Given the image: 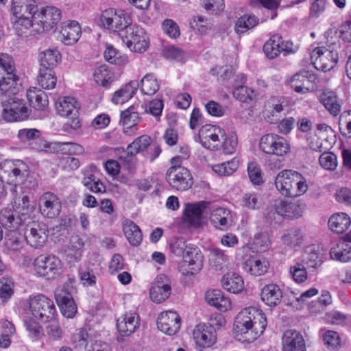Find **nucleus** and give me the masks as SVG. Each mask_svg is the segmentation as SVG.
<instances>
[{
    "label": "nucleus",
    "instance_id": "f257e3e1",
    "mask_svg": "<svg viewBox=\"0 0 351 351\" xmlns=\"http://www.w3.org/2000/svg\"><path fill=\"white\" fill-rule=\"evenodd\" d=\"M266 326V317L261 311L254 307L245 308L236 317L235 337L242 343L253 342L264 332Z\"/></svg>",
    "mask_w": 351,
    "mask_h": 351
},
{
    "label": "nucleus",
    "instance_id": "f03ea898",
    "mask_svg": "<svg viewBox=\"0 0 351 351\" xmlns=\"http://www.w3.org/2000/svg\"><path fill=\"white\" fill-rule=\"evenodd\" d=\"M275 186L287 197H300L308 189L306 179L300 173L291 169L282 170L276 175Z\"/></svg>",
    "mask_w": 351,
    "mask_h": 351
},
{
    "label": "nucleus",
    "instance_id": "7ed1b4c3",
    "mask_svg": "<svg viewBox=\"0 0 351 351\" xmlns=\"http://www.w3.org/2000/svg\"><path fill=\"white\" fill-rule=\"evenodd\" d=\"M13 58L7 53H0V95L10 96L19 91V77Z\"/></svg>",
    "mask_w": 351,
    "mask_h": 351
},
{
    "label": "nucleus",
    "instance_id": "20e7f679",
    "mask_svg": "<svg viewBox=\"0 0 351 351\" xmlns=\"http://www.w3.org/2000/svg\"><path fill=\"white\" fill-rule=\"evenodd\" d=\"M119 37L132 51L144 53L149 46V37L145 31L140 26L132 23L120 32Z\"/></svg>",
    "mask_w": 351,
    "mask_h": 351
},
{
    "label": "nucleus",
    "instance_id": "39448f33",
    "mask_svg": "<svg viewBox=\"0 0 351 351\" xmlns=\"http://www.w3.org/2000/svg\"><path fill=\"white\" fill-rule=\"evenodd\" d=\"M29 310L34 319L43 322L53 319L56 313L53 302L43 294L29 297Z\"/></svg>",
    "mask_w": 351,
    "mask_h": 351
},
{
    "label": "nucleus",
    "instance_id": "423d86ee",
    "mask_svg": "<svg viewBox=\"0 0 351 351\" xmlns=\"http://www.w3.org/2000/svg\"><path fill=\"white\" fill-rule=\"evenodd\" d=\"M101 25L120 36V32L124 30L131 23L132 19L123 10L109 8L104 10L100 16Z\"/></svg>",
    "mask_w": 351,
    "mask_h": 351
},
{
    "label": "nucleus",
    "instance_id": "0eeeda50",
    "mask_svg": "<svg viewBox=\"0 0 351 351\" xmlns=\"http://www.w3.org/2000/svg\"><path fill=\"white\" fill-rule=\"evenodd\" d=\"M204 256L195 245L189 247L179 265V271L183 276H193L199 272L203 266Z\"/></svg>",
    "mask_w": 351,
    "mask_h": 351
},
{
    "label": "nucleus",
    "instance_id": "6e6552de",
    "mask_svg": "<svg viewBox=\"0 0 351 351\" xmlns=\"http://www.w3.org/2000/svg\"><path fill=\"white\" fill-rule=\"evenodd\" d=\"M36 273L48 280L56 279L61 274V261L53 255H40L34 261Z\"/></svg>",
    "mask_w": 351,
    "mask_h": 351
},
{
    "label": "nucleus",
    "instance_id": "1a4fd4ad",
    "mask_svg": "<svg viewBox=\"0 0 351 351\" xmlns=\"http://www.w3.org/2000/svg\"><path fill=\"white\" fill-rule=\"evenodd\" d=\"M259 146L265 154L278 156H284L290 151V145L285 138L271 133L261 138Z\"/></svg>",
    "mask_w": 351,
    "mask_h": 351
},
{
    "label": "nucleus",
    "instance_id": "9d476101",
    "mask_svg": "<svg viewBox=\"0 0 351 351\" xmlns=\"http://www.w3.org/2000/svg\"><path fill=\"white\" fill-rule=\"evenodd\" d=\"M338 53L324 47L315 48L311 53V60L316 69L323 72L332 70L338 62Z\"/></svg>",
    "mask_w": 351,
    "mask_h": 351
},
{
    "label": "nucleus",
    "instance_id": "9b49d317",
    "mask_svg": "<svg viewBox=\"0 0 351 351\" xmlns=\"http://www.w3.org/2000/svg\"><path fill=\"white\" fill-rule=\"evenodd\" d=\"M2 117L7 121H20L29 116L28 108L19 98H10L2 103Z\"/></svg>",
    "mask_w": 351,
    "mask_h": 351
},
{
    "label": "nucleus",
    "instance_id": "f8f14e48",
    "mask_svg": "<svg viewBox=\"0 0 351 351\" xmlns=\"http://www.w3.org/2000/svg\"><path fill=\"white\" fill-rule=\"evenodd\" d=\"M166 180L172 188L178 191H186L193 184L192 176L185 167H171L166 173Z\"/></svg>",
    "mask_w": 351,
    "mask_h": 351
},
{
    "label": "nucleus",
    "instance_id": "ddd939ff",
    "mask_svg": "<svg viewBox=\"0 0 351 351\" xmlns=\"http://www.w3.org/2000/svg\"><path fill=\"white\" fill-rule=\"evenodd\" d=\"M225 136L223 130L213 125L202 126L199 131V138L201 144L210 149H218L221 138Z\"/></svg>",
    "mask_w": 351,
    "mask_h": 351
},
{
    "label": "nucleus",
    "instance_id": "4468645a",
    "mask_svg": "<svg viewBox=\"0 0 351 351\" xmlns=\"http://www.w3.org/2000/svg\"><path fill=\"white\" fill-rule=\"evenodd\" d=\"M38 206L41 214L49 219L58 217L62 209L60 198L53 193L45 192L39 198Z\"/></svg>",
    "mask_w": 351,
    "mask_h": 351
},
{
    "label": "nucleus",
    "instance_id": "2eb2a0df",
    "mask_svg": "<svg viewBox=\"0 0 351 351\" xmlns=\"http://www.w3.org/2000/svg\"><path fill=\"white\" fill-rule=\"evenodd\" d=\"M13 28L16 34L22 38L43 33V27L38 25L36 19L31 16L16 17L13 22Z\"/></svg>",
    "mask_w": 351,
    "mask_h": 351
},
{
    "label": "nucleus",
    "instance_id": "dca6fc26",
    "mask_svg": "<svg viewBox=\"0 0 351 351\" xmlns=\"http://www.w3.org/2000/svg\"><path fill=\"white\" fill-rule=\"evenodd\" d=\"M171 292L170 280L165 275H159L152 283L149 291L150 298L156 303H161L169 297Z\"/></svg>",
    "mask_w": 351,
    "mask_h": 351
},
{
    "label": "nucleus",
    "instance_id": "f3484780",
    "mask_svg": "<svg viewBox=\"0 0 351 351\" xmlns=\"http://www.w3.org/2000/svg\"><path fill=\"white\" fill-rule=\"evenodd\" d=\"M180 323L179 315L172 311L161 313L157 320L158 328L168 335L176 334L180 328Z\"/></svg>",
    "mask_w": 351,
    "mask_h": 351
},
{
    "label": "nucleus",
    "instance_id": "a211bd4d",
    "mask_svg": "<svg viewBox=\"0 0 351 351\" xmlns=\"http://www.w3.org/2000/svg\"><path fill=\"white\" fill-rule=\"evenodd\" d=\"M43 27V32L51 29L54 25L57 24L61 19V12L57 8L48 6L42 8L37 11L36 15H33Z\"/></svg>",
    "mask_w": 351,
    "mask_h": 351
},
{
    "label": "nucleus",
    "instance_id": "6ab92c4d",
    "mask_svg": "<svg viewBox=\"0 0 351 351\" xmlns=\"http://www.w3.org/2000/svg\"><path fill=\"white\" fill-rule=\"evenodd\" d=\"M48 238L47 230L45 225L34 223L26 229L25 239L31 247L38 249L44 246Z\"/></svg>",
    "mask_w": 351,
    "mask_h": 351
},
{
    "label": "nucleus",
    "instance_id": "aec40b11",
    "mask_svg": "<svg viewBox=\"0 0 351 351\" xmlns=\"http://www.w3.org/2000/svg\"><path fill=\"white\" fill-rule=\"evenodd\" d=\"M282 351H306V343L302 335L298 330H285L281 339Z\"/></svg>",
    "mask_w": 351,
    "mask_h": 351
},
{
    "label": "nucleus",
    "instance_id": "412c9836",
    "mask_svg": "<svg viewBox=\"0 0 351 351\" xmlns=\"http://www.w3.org/2000/svg\"><path fill=\"white\" fill-rule=\"evenodd\" d=\"M195 343L202 348H208L216 342L215 329L206 324L197 325L193 331Z\"/></svg>",
    "mask_w": 351,
    "mask_h": 351
},
{
    "label": "nucleus",
    "instance_id": "4be33fe9",
    "mask_svg": "<svg viewBox=\"0 0 351 351\" xmlns=\"http://www.w3.org/2000/svg\"><path fill=\"white\" fill-rule=\"evenodd\" d=\"M55 298L62 314L66 318H73L77 313V306L71 294L64 289H57Z\"/></svg>",
    "mask_w": 351,
    "mask_h": 351
},
{
    "label": "nucleus",
    "instance_id": "5701e85b",
    "mask_svg": "<svg viewBox=\"0 0 351 351\" xmlns=\"http://www.w3.org/2000/svg\"><path fill=\"white\" fill-rule=\"evenodd\" d=\"M210 203L201 202L189 204L185 210V222L191 227L198 228L202 223V214L206 208H210Z\"/></svg>",
    "mask_w": 351,
    "mask_h": 351
},
{
    "label": "nucleus",
    "instance_id": "b1692460",
    "mask_svg": "<svg viewBox=\"0 0 351 351\" xmlns=\"http://www.w3.org/2000/svg\"><path fill=\"white\" fill-rule=\"evenodd\" d=\"M210 223L216 229L226 231L232 226V216L230 210L222 208H212L210 215Z\"/></svg>",
    "mask_w": 351,
    "mask_h": 351
},
{
    "label": "nucleus",
    "instance_id": "393cba45",
    "mask_svg": "<svg viewBox=\"0 0 351 351\" xmlns=\"http://www.w3.org/2000/svg\"><path fill=\"white\" fill-rule=\"evenodd\" d=\"M140 324L139 315L136 312H127L117 321V327L123 336H129L134 332Z\"/></svg>",
    "mask_w": 351,
    "mask_h": 351
},
{
    "label": "nucleus",
    "instance_id": "a878e982",
    "mask_svg": "<svg viewBox=\"0 0 351 351\" xmlns=\"http://www.w3.org/2000/svg\"><path fill=\"white\" fill-rule=\"evenodd\" d=\"M38 5L36 0H12V12L14 17H25L36 15Z\"/></svg>",
    "mask_w": 351,
    "mask_h": 351
},
{
    "label": "nucleus",
    "instance_id": "bb28decb",
    "mask_svg": "<svg viewBox=\"0 0 351 351\" xmlns=\"http://www.w3.org/2000/svg\"><path fill=\"white\" fill-rule=\"evenodd\" d=\"M81 35V27L75 21H69L62 26L59 39L65 45H70L75 43Z\"/></svg>",
    "mask_w": 351,
    "mask_h": 351
},
{
    "label": "nucleus",
    "instance_id": "cd10ccee",
    "mask_svg": "<svg viewBox=\"0 0 351 351\" xmlns=\"http://www.w3.org/2000/svg\"><path fill=\"white\" fill-rule=\"evenodd\" d=\"M97 173V167L95 165H90L82 170L84 176L83 184L93 193H103L106 191L104 184L99 180H96L95 173Z\"/></svg>",
    "mask_w": 351,
    "mask_h": 351
},
{
    "label": "nucleus",
    "instance_id": "c85d7f7f",
    "mask_svg": "<svg viewBox=\"0 0 351 351\" xmlns=\"http://www.w3.org/2000/svg\"><path fill=\"white\" fill-rule=\"evenodd\" d=\"M40 136V132L37 129H21L19 131L18 137L20 141L23 143H27L29 145H32V141H40V143L36 144L35 146L32 147L33 149L43 152L47 151L49 145L47 143L43 142L40 139H39Z\"/></svg>",
    "mask_w": 351,
    "mask_h": 351
},
{
    "label": "nucleus",
    "instance_id": "c756f323",
    "mask_svg": "<svg viewBox=\"0 0 351 351\" xmlns=\"http://www.w3.org/2000/svg\"><path fill=\"white\" fill-rule=\"evenodd\" d=\"M206 302L221 311H226L231 306L230 300L219 289L208 291L205 295Z\"/></svg>",
    "mask_w": 351,
    "mask_h": 351
},
{
    "label": "nucleus",
    "instance_id": "7c9ffc66",
    "mask_svg": "<svg viewBox=\"0 0 351 351\" xmlns=\"http://www.w3.org/2000/svg\"><path fill=\"white\" fill-rule=\"evenodd\" d=\"M61 54L56 49H46L41 51L38 55V61L40 63V69L52 70L60 62Z\"/></svg>",
    "mask_w": 351,
    "mask_h": 351
},
{
    "label": "nucleus",
    "instance_id": "2f4dec72",
    "mask_svg": "<svg viewBox=\"0 0 351 351\" xmlns=\"http://www.w3.org/2000/svg\"><path fill=\"white\" fill-rule=\"evenodd\" d=\"M243 269L252 276H260L267 272L268 262L265 258L251 256L245 261Z\"/></svg>",
    "mask_w": 351,
    "mask_h": 351
},
{
    "label": "nucleus",
    "instance_id": "473e14b6",
    "mask_svg": "<svg viewBox=\"0 0 351 351\" xmlns=\"http://www.w3.org/2000/svg\"><path fill=\"white\" fill-rule=\"evenodd\" d=\"M58 113L61 117H69L77 116L79 110V104L76 99L71 97L60 98L56 104Z\"/></svg>",
    "mask_w": 351,
    "mask_h": 351
},
{
    "label": "nucleus",
    "instance_id": "72a5a7b5",
    "mask_svg": "<svg viewBox=\"0 0 351 351\" xmlns=\"http://www.w3.org/2000/svg\"><path fill=\"white\" fill-rule=\"evenodd\" d=\"M320 101L329 113L336 117L341 110V100L333 91H325L320 96Z\"/></svg>",
    "mask_w": 351,
    "mask_h": 351
},
{
    "label": "nucleus",
    "instance_id": "f704fd0d",
    "mask_svg": "<svg viewBox=\"0 0 351 351\" xmlns=\"http://www.w3.org/2000/svg\"><path fill=\"white\" fill-rule=\"evenodd\" d=\"M28 176V167L21 160H16L10 167L9 182L14 185L23 184Z\"/></svg>",
    "mask_w": 351,
    "mask_h": 351
},
{
    "label": "nucleus",
    "instance_id": "c9c22d12",
    "mask_svg": "<svg viewBox=\"0 0 351 351\" xmlns=\"http://www.w3.org/2000/svg\"><path fill=\"white\" fill-rule=\"evenodd\" d=\"M282 298V291L279 287L275 284L265 285L261 291V299L267 306H276L278 305Z\"/></svg>",
    "mask_w": 351,
    "mask_h": 351
},
{
    "label": "nucleus",
    "instance_id": "e433bc0d",
    "mask_svg": "<svg viewBox=\"0 0 351 351\" xmlns=\"http://www.w3.org/2000/svg\"><path fill=\"white\" fill-rule=\"evenodd\" d=\"M221 285L230 293H239L244 287V282L241 276L234 272L227 273L221 279Z\"/></svg>",
    "mask_w": 351,
    "mask_h": 351
},
{
    "label": "nucleus",
    "instance_id": "4c0bfd02",
    "mask_svg": "<svg viewBox=\"0 0 351 351\" xmlns=\"http://www.w3.org/2000/svg\"><path fill=\"white\" fill-rule=\"evenodd\" d=\"M27 98L29 104L35 109L43 110L48 105L47 94L42 90L32 87L27 91Z\"/></svg>",
    "mask_w": 351,
    "mask_h": 351
},
{
    "label": "nucleus",
    "instance_id": "58836bf2",
    "mask_svg": "<svg viewBox=\"0 0 351 351\" xmlns=\"http://www.w3.org/2000/svg\"><path fill=\"white\" fill-rule=\"evenodd\" d=\"M123 230L128 242L134 246H138L142 240L143 235L139 227L132 221L126 220L123 225Z\"/></svg>",
    "mask_w": 351,
    "mask_h": 351
},
{
    "label": "nucleus",
    "instance_id": "ea45409f",
    "mask_svg": "<svg viewBox=\"0 0 351 351\" xmlns=\"http://www.w3.org/2000/svg\"><path fill=\"white\" fill-rule=\"evenodd\" d=\"M138 86L139 84L137 81L130 82L114 93L112 98V102L118 104L128 101L136 93Z\"/></svg>",
    "mask_w": 351,
    "mask_h": 351
},
{
    "label": "nucleus",
    "instance_id": "a19ab883",
    "mask_svg": "<svg viewBox=\"0 0 351 351\" xmlns=\"http://www.w3.org/2000/svg\"><path fill=\"white\" fill-rule=\"evenodd\" d=\"M150 143L151 138L147 135L137 138L128 146L127 150L125 152V154H127L125 161L130 162L134 156L146 149Z\"/></svg>",
    "mask_w": 351,
    "mask_h": 351
},
{
    "label": "nucleus",
    "instance_id": "79ce46f5",
    "mask_svg": "<svg viewBox=\"0 0 351 351\" xmlns=\"http://www.w3.org/2000/svg\"><path fill=\"white\" fill-rule=\"evenodd\" d=\"M312 77L313 75L306 71L299 72L291 78V86L295 92L306 93L309 90L307 86L309 84Z\"/></svg>",
    "mask_w": 351,
    "mask_h": 351
},
{
    "label": "nucleus",
    "instance_id": "37998d69",
    "mask_svg": "<svg viewBox=\"0 0 351 351\" xmlns=\"http://www.w3.org/2000/svg\"><path fill=\"white\" fill-rule=\"evenodd\" d=\"M350 225V217L343 213L335 214L328 220L330 229L337 234L343 233L348 228Z\"/></svg>",
    "mask_w": 351,
    "mask_h": 351
},
{
    "label": "nucleus",
    "instance_id": "c03bdc74",
    "mask_svg": "<svg viewBox=\"0 0 351 351\" xmlns=\"http://www.w3.org/2000/svg\"><path fill=\"white\" fill-rule=\"evenodd\" d=\"M140 121L139 112L135 110L134 106H130L121 114V121L125 132H129V129L134 128Z\"/></svg>",
    "mask_w": 351,
    "mask_h": 351
},
{
    "label": "nucleus",
    "instance_id": "a18cd8bd",
    "mask_svg": "<svg viewBox=\"0 0 351 351\" xmlns=\"http://www.w3.org/2000/svg\"><path fill=\"white\" fill-rule=\"evenodd\" d=\"M0 223L5 228H17L21 223L19 216L11 208H4L0 210Z\"/></svg>",
    "mask_w": 351,
    "mask_h": 351
},
{
    "label": "nucleus",
    "instance_id": "49530a36",
    "mask_svg": "<svg viewBox=\"0 0 351 351\" xmlns=\"http://www.w3.org/2000/svg\"><path fill=\"white\" fill-rule=\"evenodd\" d=\"M258 23V19L253 14H244L239 18L234 25V31L241 34L254 28Z\"/></svg>",
    "mask_w": 351,
    "mask_h": 351
},
{
    "label": "nucleus",
    "instance_id": "de8ad7c7",
    "mask_svg": "<svg viewBox=\"0 0 351 351\" xmlns=\"http://www.w3.org/2000/svg\"><path fill=\"white\" fill-rule=\"evenodd\" d=\"M141 90L144 95H153L160 88L159 83L152 73L146 74L141 80Z\"/></svg>",
    "mask_w": 351,
    "mask_h": 351
},
{
    "label": "nucleus",
    "instance_id": "09e8293b",
    "mask_svg": "<svg viewBox=\"0 0 351 351\" xmlns=\"http://www.w3.org/2000/svg\"><path fill=\"white\" fill-rule=\"evenodd\" d=\"M330 254L334 260L347 262L351 259V247L344 242L338 243L331 248Z\"/></svg>",
    "mask_w": 351,
    "mask_h": 351
},
{
    "label": "nucleus",
    "instance_id": "8fccbe9b",
    "mask_svg": "<svg viewBox=\"0 0 351 351\" xmlns=\"http://www.w3.org/2000/svg\"><path fill=\"white\" fill-rule=\"evenodd\" d=\"M280 36L273 35L263 45L265 55L269 59L276 58L280 53Z\"/></svg>",
    "mask_w": 351,
    "mask_h": 351
},
{
    "label": "nucleus",
    "instance_id": "3c124183",
    "mask_svg": "<svg viewBox=\"0 0 351 351\" xmlns=\"http://www.w3.org/2000/svg\"><path fill=\"white\" fill-rule=\"evenodd\" d=\"M304 261L306 265L313 268H316L320 265L322 261V254L320 252V248L316 245L308 247L305 251Z\"/></svg>",
    "mask_w": 351,
    "mask_h": 351
},
{
    "label": "nucleus",
    "instance_id": "603ef678",
    "mask_svg": "<svg viewBox=\"0 0 351 351\" xmlns=\"http://www.w3.org/2000/svg\"><path fill=\"white\" fill-rule=\"evenodd\" d=\"M274 208L278 215L287 217L295 215L297 210L294 203L282 199H278L275 201Z\"/></svg>",
    "mask_w": 351,
    "mask_h": 351
},
{
    "label": "nucleus",
    "instance_id": "864d4df0",
    "mask_svg": "<svg viewBox=\"0 0 351 351\" xmlns=\"http://www.w3.org/2000/svg\"><path fill=\"white\" fill-rule=\"evenodd\" d=\"M37 80L43 88L53 89L56 86L57 78L53 71L39 69Z\"/></svg>",
    "mask_w": 351,
    "mask_h": 351
},
{
    "label": "nucleus",
    "instance_id": "5fc2aeb1",
    "mask_svg": "<svg viewBox=\"0 0 351 351\" xmlns=\"http://www.w3.org/2000/svg\"><path fill=\"white\" fill-rule=\"evenodd\" d=\"M239 167V161L235 158L220 164L215 165L213 170L219 176H228L237 171Z\"/></svg>",
    "mask_w": 351,
    "mask_h": 351
},
{
    "label": "nucleus",
    "instance_id": "6e6d98bb",
    "mask_svg": "<svg viewBox=\"0 0 351 351\" xmlns=\"http://www.w3.org/2000/svg\"><path fill=\"white\" fill-rule=\"evenodd\" d=\"M94 79L97 84L108 87L112 82V74L105 65L97 67L94 72Z\"/></svg>",
    "mask_w": 351,
    "mask_h": 351
},
{
    "label": "nucleus",
    "instance_id": "4d7b16f0",
    "mask_svg": "<svg viewBox=\"0 0 351 351\" xmlns=\"http://www.w3.org/2000/svg\"><path fill=\"white\" fill-rule=\"evenodd\" d=\"M210 260L216 269L221 270L228 263V256L224 251L219 248H213L210 250Z\"/></svg>",
    "mask_w": 351,
    "mask_h": 351
},
{
    "label": "nucleus",
    "instance_id": "13d9d810",
    "mask_svg": "<svg viewBox=\"0 0 351 351\" xmlns=\"http://www.w3.org/2000/svg\"><path fill=\"white\" fill-rule=\"evenodd\" d=\"M23 236L16 231H10L5 237V245L8 250L17 252L23 247Z\"/></svg>",
    "mask_w": 351,
    "mask_h": 351
},
{
    "label": "nucleus",
    "instance_id": "bf43d9fd",
    "mask_svg": "<svg viewBox=\"0 0 351 351\" xmlns=\"http://www.w3.org/2000/svg\"><path fill=\"white\" fill-rule=\"evenodd\" d=\"M233 96L241 102L248 104L253 100L254 94L252 89L243 85H239L234 88Z\"/></svg>",
    "mask_w": 351,
    "mask_h": 351
},
{
    "label": "nucleus",
    "instance_id": "052dcab7",
    "mask_svg": "<svg viewBox=\"0 0 351 351\" xmlns=\"http://www.w3.org/2000/svg\"><path fill=\"white\" fill-rule=\"evenodd\" d=\"M190 26L192 29H197L201 34H205L211 28V23L205 16H197L190 21Z\"/></svg>",
    "mask_w": 351,
    "mask_h": 351
},
{
    "label": "nucleus",
    "instance_id": "680f3d73",
    "mask_svg": "<svg viewBox=\"0 0 351 351\" xmlns=\"http://www.w3.org/2000/svg\"><path fill=\"white\" fill-rule=\"evenodd\" d=\"M221 145L220 144L219 147L221 146L223 148V151L226 154H233L237 147V137L235 134L231 133L226 134L225 133V136L223 138H221Z\"/></svg>",
    "mask_w": 351,
    "mask_h": 351
},
{
    "label": "nucleus",
    "instance_id": "e2e57ef3",
    "mask_svg": "<svg viewBox=\"0 0 351 351\" xmlns=\"http://www.w3.org/2000/svg\"><path fill=\"white\" fill-rule=\"evenodd\" d=\"M324 345L330 350H335L341 346V338L339 334L333 330H328L323 335Z\"/></svg>",
    "mask_w": 351,
    "mask_h": 351
},
{
    "label": "nucleus",
    "instance_id": "0e129e2a",
    "mask_svg": "<svg viewBox=\"0 0 351 351\" xmlns=\"http://www.w3.org/2000/svg\"><path fill=\"white\" fill-rule=\"evenodd\" d=\"M282 240L287 245L294 247L300 245L302 240L300 230H290L282 237Z\"/></svg>",
    "mask_w": 351,
    "mask_h": 351
},
{
    "label": "nucleus",
    "instance_id": "69168bd1",
    "mask_svg": "<svg viewBox=\"0 0 351 351\" xmlns=\"http://www.w3.org/2000/svg\"><path fill=\"white\" fill-rule=\"evenodd\" d=\"M25 326L29 332V337L32 341H38L43 335V331L41 326L34 320H25Z\"/></svg>",
    "mask_w": 351,
    "mask_h": 351
},
{
    "label": "nucleus",
    "instance_id": "338daca9",
    "mask_svg": "<svg viewBox=\"0 0 351 351\" xmlns=\"http://www.w3.org/2000/svg\"><path fill=\"white\" fill-rule=\"evenodd\" d=\"M320 165L325 169L333 171L337 166V158L332 152H324L319 158Z\"/></svg>",
    "mask_w": 351,
    "mask_h": 351
},
{
    "label": "nucleus",
    "instance_id": "774afa93",
    "mask_svg": "<svg viewBox=\"0 0 351 351\" xmlns=\"http://www.w3.org/2000/svg\"><path fill=\"white\" fill-rule=\"evenodd\" d=\"M339 124L342 135L351 137V110L344 111L340 114Z\"/></svg>",
    "mask_w": 351,
    "mask_h": 351
}]
</instances>
